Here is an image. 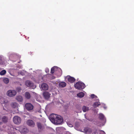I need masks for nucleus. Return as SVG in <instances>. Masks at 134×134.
Instances as JSON below:
<instances>
[{"label": "nucleus", "mask_w": 134, "mask_h": 134, "mask_svg": "<svg viewBox=\"0 0 134 134\" xmlns=\"http://www.w3.org/2000/svg\"><path fill=\"white\" fill-rule=\"evenodd\" d=\"M8 119L7 117L5 116L3 117L2 118H0V120H2V121L4 123L7 122V121Z\"/></svg>", "instance_id": "4468645a"}, {"label": "nucleus", "mask_w": 134, "mask_h": 134, "mask_svg": "<svg viewBox=\"0 0 134 134\" xmlns=\"http://www.w3.org/2000/svg\"><path fill=\"white\" fill-rule=\"evenodd\" d=\"M98 133L100 134H105V132L103 130H98Z\"/></svg>", "instance_id": "cd10ccee"}, {"label": "nucleus", "mask_w": 134, "mask_h": 134, "mask_svg": "<svg viewBox=\"0 0 134 134\" xmlns=\"http://www.w3.org/2000/svg\"><path fill=\"white\" fill-rule=\"evenodd\" d=\"M13 120L15 124L18 125L20 124L21 121V119L20 117L17 116H14Z\"/></svg>", "instance_id": "7ed1b4c3"}, {"label": "nucleus", "mask_w": 134, "mask_h": 134, "mask_svg": "<svg viewBox=\"0 0 134 134\" xmlns=\"http://www.w3.org/2000/svg\"><path fill=\"white\" fill-rule=\"evenodd\" d=\"M67 124L70 127H72L73 126L72 124L70 122H68L67 123Z\"/></svg>", "instance_id": "c756f323"}, {"label": "nucleus", "mask_w": 134, "mask_h": 134, "mask_svg": "<svg viewBox=\"0 0 134 134\" xmlns=\"http://www.w3.org/2000/svg\"><path fill=\"white\" fill-rule=\"evenodd\" d=\"M25 107L26 109L28 110H31L33 108V105L30 103H26L25 105Z\"/></svg>", "instance_id": "0eeeda50"}, {"label": "nucleus", "mask_w": 134, "mask_h": 134, "mask_svg": "<svg viewBox=\"0 0 134 134\" xmlns=\"http://www.w3.org/2000/svg\"><path fill=\"white\" fill-rule=\"evenodd\" d=\"M65 79L66 80H67L69 82L72 83H73L76 80L74 77L70 75H67L65 78Z\"/></svg>", "instance_id": "39448f33"}, {"label": "nucleus", "mask_w": 134, "mask_h": 134, "mask_svg": "<svg viewBox=\"0 0 134 134\" xmlns=\"http://www.w3.org/2000/svg\"><path fill=\"white\" fill-rule=\"evenodd\" d=\"M25 98L27 99H30L31 97L30 94L29 92H25Z\"/></svg>", "instance_id": "2eb2a0df"}, {"label": "nucleus", "mask_w": 134, "mask_h": 134, "mask_svg": "<svg viewBox=\"0 0 134 134\" xmlns=\"http://www.w3.org/2000/svg\"><path fill=\"white\" fill-rule=\"evenodd\" d=\"M21 89L19 87L17 88H16V90L18 91V92H20L21 90Z\"/></svg>", "instance_id": "72a5a7b5"}, {"label": "nucleus", "mask_w": 134, "mask_h": 134, "mask_svg": "<svg viewBox=\"0 0 134 134\" xmlns=\"http://www.w3.org/2000/svg\"><path fill=\"white\" fill-rule=\"evenodd\" d=\"M74 86L77 89L81 90L85 88V84H75Z\"/></svg>", "instance_id": "6e6552de"}, {"label": "nucleus", "mask_w": 134, "mask_h": 134, "mask_svg": "<svg viewBox=\"0 0 134 134\" xmlns=\"http://www.w3.org/2000/svg\"><path fill=\"white\" fill-rule=\"evenodd\" d=\"M99 118L100 119L103 120L105 122V118L103 115V114H99Z\"/></svg>", "instance_id": "dca6fc26"}, {"label": "nucleus", "mask_w": 134, "mask_h": 134, "mask_svg": "<svg viewBox=\"0 0 134 134\" xmlns=\"http://www.w3.org/2000/svg\"><path fill=\"white\" fill-rule=\"evenodd\" d=\"M62 82L64 83L63 84H66V83L65 82Z\"/></svg>", "instance_id": "4c0bfd02"}, {"label": "nucleus", "mask_w": 134, "mask_h": 134, "mask_svg": "<svg viewBox=\"0 0 134 134\" xmlns=\"http://www.w3.org/2000/svg\"><path fill=\"white\" fill-rule=\"evenodd\" d=\"M27 124L29 126L33 127L35 125V124L34 122L31 120H28L26 122Z\"/></svg>", "instance_id": "9b49d317"}, {"label": "nucleus", "mask_w": 134, "mask_h": 134, "mask_svg": "<svg viewBox=\"0 0 134 134\" xmlns=\"http://www.w3.org/2000/svg\"><path fill=\"white\" fill-rule=\"evenodd\" d=\"M49 119L52 123L57 125L61 124L63 121L62 117L54 114L50 115Z\"/></svg>", "instance_id": "f257e3e1"}, {"label": "nucleus", "mask_w": 134, "mask_h": 134, "mask_svg": "<svg viewBox=\"0 0 134 134\" xmlns=\"http://www.w3.org/2000/svg\"><path fill=\"white\" fill-rule=\"evenodd\" d=\"M81 112V111L80 110V111H78V112H77V113H79V112Z\"/></svg>", "instance_id": "58836bf2"}, {"label": "nucleus", "mask_w": 134, "mask_h": 134, "mask_svg": "<svg viewBox=\"0 0 134 134\" xmlns=\"http://www.w3.org/2000/svg\"><path fill=\"white\" fill-rule=\"evenodd\" d=\"M57 70H58L61 71L60 68L56 66H54L51 69V73L53 74L54 73L55 74Z\"/></svg>", "instance_id": "423d86ee"}, {"label": "nucleus", "mask_w": 134, "mask_h": 134, "mask_svg": "<svg viewBox=\"0 0 134 134\" xmlns=\"http://www.w3.org/2000/svg\"><path fill=\"white\" fill-rule=\"evenodd\" d=\"M39 86L41 89L43 90H47L48 89L47 84H41Z\"/></svg>", "instance_id": "9d476101"}, {"label": "nucleus", "mask_w": 134, "mask_h": 134, "mask_svg": "<svg viewBox=\"0 0 134 134\" xmlns=\"http://www.w3.org/2000/svg\"><path fill=\"white\" fill-rule=\"evenodd\" d=\"M16 99L19 102H21L23 100V98L22 96H19L16 97Z\"/></svg>", "instance_id": "f3484780"}, {"label": "nucleus", "mask_w": 134, "mask_h": 134, "mask_svg": "<svg viewBox=\"0 0 134 134\" xmlns=\"http://www.w3.org/2000/svg\"><path fill=\"white\" fill-rule=\"evenodd\" d=\"M43 95L45 99H48L50 97L51 94L45 91L43 93Z\"/></svg>", "instance_id": "1a4fd4ad"}, {"label": "nucleus", "mask_w": 134, "mask_h": 134, "mask_svg": "<svg viewBox=\"0 0 134 134\" xmlns=\"http://www.w3.org/2000/svg\"><path fill=\"white\" fill-rule=\"evenodd\" d=\"M25 84H32L31 82L30 81H26V83Z\"/></svg>", "instance_id": "2f4dec72"}, {"label": "nucleus", "mask_w": 134, "mask_h": 134, "mask_svg": "<svg viewBox=\"0 0 134 134\" xmlns=\"http://www.w3.org/2000/svg\"><path fill=\"white\" fill-rule=\"evenodd\" d=\"M36 124L39 130H42L43 129V125L40 122H37Z\"/></svg>", "instance_id": "ddd939ff"}, {"label": "nucleus", "mask_w": 134, "mask_h": 134, "mask_svg": "<svg viewBox=\"0 0 134 134\" xmlns=\"http://www.w3.org/2000/svg\"><path fill=\"white\" fill-rule=\"evenodd\" d=\"M6 72L5 70H3L0 72V75H4L6 73Z\"/></svg>", "instance_id": "393cba45"}, {"label": "nucleus", "mask_w": 134, "mask_h": 134, "mask_svg": "<svg viewBox=\"0 0 134 134\" xmlns=\"http://www.w3.org/2000/svg\"><path fill=\"white\" fill-rule=\"evenodd\" d=\"M3 81L6 84L8 83L9 82V79L7 78H4Z\"/></svg>", "instance_id": "b1692460"}, {"label": "nucleus", "mask_w": 134, "mask_h": 134, "mask_svg": "<svg viewBox=\"0 0 134 134\" xmlns=\"http://www.w3.org/2000/svg\"><path fill=\"white\" fill-rule=\"evenodd\" d=\"M77 96L80 98L83 97L84 96V93L83 92H81L77 94Z\"/></svg>", "instance_id": "6ab92c4d"}, {"label": "nucleus", "mask_w": 134, "mask_h": 134, "mask_svg": "<svg viewBox=\"0 0 134 134\" xmlns=\"http://www.w3.org/2000/svg\"><path fill=\"white\" fill-rule=\"evenodd\" d=\"M14 129L19 131L21 133H26L28 132V130L25 127L20 126L16 127Z\"/></svg>", "instance_id": "f03ea898"}, {"label": "nucleus", "mask_w": 134, "mask_h": 134, "mask_svg": "<svg viewBox=\"0 0 134 134\" xmlns=\"http://www.w3.org/2000/svg\"><path fill=\"white\" fill-rule=\"evenodd\" d=\"M61 71H59L57 70L56 72L55 75H56L58 77H59L61 76L62 74V71L61 69L60 68Z\"/></svg>", "instance_id": "a211bd4d"}, {"label": "nucleus", "mask_w": 134, "mask_h": 134, "mask_svg": "<svg viewBox=\"0 0 134 134\" xmlns=\"http://www.w3.org/2000/svg\"><path fill=\"white\" fill-rule=\"evenodd\" d=\"M22 73H21V72H20V74H21V75H22Z\"/></svg>", "instance_id": "a19ab883"}, {"label": "nucleus", "mask_w": 134, "mask_h": 134, "mask_svg": "<svg viewBox=\"0 0 134 134\" xmlns=\"http://www.w3.org/2000/svg\"><path fill=\"white\" fill-rule=\"evenodd\" d=\"M45 72L46 73H48L49 72V70L48 69V68H46L45 70Z\"/></svg>", "instance_id": "f704fd0d"}, {"label": "nucleus", "mask_w": 134, "mask_h": 134, "mask_svg": "<svg viewBox=\"0 0 134 134\" xmlns=\"http://www.w3.org/2000/svg\"><path fill=\"white\" fill-rule=\"evenodd\" d=\"M55 78V77L54 76H52V78L51 79H53Z\"/></svg>", "instance_id": "c9c22d12"}, {"label": "nucleus", "mask_w": 134, "mask_h": 134, "mask_svg": "<svg viewBox=\"0 0 134 134\" xmlns=\"http://www.w3.org/2000/svg\"><path fill=\"white\" fill-rule=\"evenodd\" d=\"M51 75V74H48L44 75L42 77V79L43 80H47L49 79V77Z\"/></svg>", "instance_id": "f8f14e48"}, {"label": "nucleus", "mask_w": 134, "mask_h": 134, "mask_svg": "<svg viewBox=\"0 0 134 134\" xmlns=\"http://www.w3.org/2000/svg\"><path fill=\"white\" fill-rule=\"evenodd\" d=\"M78 80H79V79H77V81H78Z\"/></svg>", "instance_id": "79ce46f5"}, {"label": "nucleus", "mask_w": 134, "mask_h": 134, "mask_svg": "<svg viewBox=\"0 0 134 134\" xmlns=\"http://www.w3.org/2000/svg\"><path fill=\"white\" fill-rule=\"evenodd\" d=\"M42 84H46V83H43Z\"/></svg>", "instance_id": "ea45409f"}, {"label": "nucleus", "mask_w": 134, "mask_h": 134, "mask_svg": "<svg viewBox=\"0 0 134 134\" xmlns=\"http://www.w3.org/2000/svg\"><path fill=\"white\" fill-rule=\"evenodd\" d=\"M82 109L83 112H86L89 110V108L85 106H83L82 108Z\"/></svg>", "instance_id": "4be33fe9"}, {"label": "nucleus", "mask_w": 134, "mask_h": 134, "mask_svg": "<svg viewBox=\"0 0 134 134\" xmlns=\"http://www.w3.org/2000/svg\"><path fill=\"white\" fill-rule=\"evenodd\" d=\"M2 124V122H0V124L1 125Z\"/></svg>", "instance_id": "e433bc0d"}, {"label": "nucleus", "mask_w": 134, "mask_h": 134, "mask_svg": "<svg viewBox=\"0 0 134 134\" xmlns=\"http://www.w3.org/2000/svg\"><path fill=\"white\" fill-rule=\"evenodd\" d=\"M66 86V84H58V87H63Z\"/></svg>", "instance_id": "bb28decb"}, {"label": "nucleus", "mask_w": 134, "mask_h": 134, "mask_svg": "<svg viewBox=\"0 0 134 134\" xmlns=\"http://www.w3.org/2000/svg\"><path fill=\"white\" fill-rule=\"evenodd\" d=\"M100 105V103L99 102H95L93 105V106L94 108H96Z\"/></svg>", "instance_id": "5701e85b"}, {"label": "nucleus", "mask_w": 134, "mask_h": 134, "mask_svg": "<svg viewBox=\"0 0 134 134\" xmlns=\"http://www.w3.org/2000/svg\"><path fill=\"white\" fill-rule=\"evenodd\" d=\"M3 63L4 62L2 60L1 57H0V64L2 65L3 64Z\"/></svg>", "instance_id": "7c9ffc66"}, {"label": "nucleus", "mask_w": 134, "mask_h": 134, "mask_svg": "<svg viewBox=\"0 0 134 134\" xmlns=\"http://www.w3.org/2000/svg\"><path fill=\"white\" fill-rule=\"evenodd\" d=\"M11 106L12 107L15 108L17 107L18 105L16 102H13L11 104Z\"/></svg>", "instance_id": "aec40b11"}, {"label": "nucleus", "mask_w": 134, "mask_h": 134, "mask_svg": "<svg viewBox=\"0 0 134 134\" xmlns=\"http://www.w3.org/2000/svg\"><path fill=\"white\" fill-rule=\"evenodd\" d=\"M91 97L92 99H93L94 98H97V97L96 96H95L94 94H92L91 95Z\"/></svg>", "instance_id": "c85d7f7f"}, {"label": "nucleus", "mask_w": 134, "mask_h": 134, "mask_svg": "<svg viewBox=\"0 0 134 134\" xmlns=\"http://www.w3.org/2000/svg\"><path fill=\"white\" fill-rule=\"evenodd\" d=\"M84 131L86 133H90L92 132V131L90 129L85 128Z\"/></svg>", "instance_id": "412c9836"}, {"label": "nucleus", "mask_w": 134, "mask_h": 134, "mask_svg": "<svg viewBox=\"0 0 134 134\" xmlns=\"http://www.w3.org/2000/svg\"><path fill=\"white\" fill-rule=\"evenodd\" d=\"M75 84H84L83 82L81 81H79L76 82Z\"/></svg>", "instance_id": "473e14b6"}, {"label": "nucleus", "mask_w": 134, "mask_h": 134, "mask_svg": "<svg viewBox=\"0 0 134 134\" xmlns=\"http://www.w3.org/2000/svg\"><path fill=\"white\" fill-rule=\"evenodd\" d=\"M16 94V91L14 90H9L7 92V95L10 97L15 96Z\"/></svg>", "instance_id": "20e7f679"}, {"label": "nucleus", "mask_w": 134, "mask_h": 134, "mask_svg": "<svg viewBox=\"0 0 134 134\" xmlns=\"http://www.w3.org/2000/svg\"><path fill=\"white\" fill-rule=\"evenodd\" d=\"M33 84H27V86L29 87H31L33 89L35 88L36 86H33Z\"/></svg>", "instance_id": "a878e982"}]
</instances>
